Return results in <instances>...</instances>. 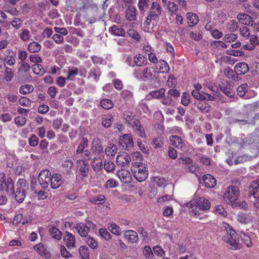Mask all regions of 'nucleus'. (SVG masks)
Returning <instances> with one entry per match:
<instances>
[{
	"label": "nucleus",
	"mask_w": 259,
	"mask_h": 259,
	"mask_svg": "<svg viewBox=\"0 0 259 259\" xmlns=\"http://www.w3.org/2000/svg\"><path fill=\"white\" fill-rule=\"evenodd\" d=\"M137 11L136 7L129 5L125 10V17L126 19L130 21L136 20L137 19Z\"/></svg>",
	"instance_id": "20"
},
{
	"label": "nucleus",
	"mask_w": 259,
	"mask_h": 259,
	"mask_svg": "<svg viewBox=\"0 0 259 259\" xmlns=\"http://www.w3.org/2000/svg\"><path fill=\"white\" fill-rule=\"evenodd\" d=\"M165 5L171 16H173L176 14L178 10V6L175 3L173 2H167Z\"/></svg>",
	"instance_id": "35"
},
{
	"label": "nucleus",
	"mask_w": 259,
	"mask_h": 259,
	"mask_svg": "<svg viewBox=\"0 0 259 259\" xmlns=\"http://www.w3.org/2000/svg\"><path fill=\"white\" fill-rule=\"evenodd\" d=\"M78 72V69L77 67L74 66L68 67L66 75L67 80L74 81Z\"/></svg>",
	"instance_id": "30"
},
{
	"label": "nucleus",
	"mask_w": 259,
	"mask_h": 259,
	"mask_svg": "<svg viewBox=\"0 0 259 259\" xmlns=\"http://www.w3.org/2000/svg\"><path fill=\"white\" fill-rule=\"evenodd\" d=\"M50 233L51 236L58 240H59L62 238L61 232L56 227H51L49 229Z\"/></svg>",
	"instance_id": "40"
},
{
	"label": "nucleus",
	"mask_w": 259,
	"mask_h": 259,
	"mask_svg": "<svg viewBox=\"0 0 259 259\" xmlns=\"http://www.w3.org/2000/svg\"><path fill=\"white\" fill-rule=\"evenodd\" d=\"M203 181L205 186L208 188H213L217 184L214 177L209 174L204 175L203 177Z\"/></svg>",
	"instance_id": "23"
},
{
	"label": "nucleus",
	"mask_w": 259,
	"mask_h": 259,
	"mask_svg": "<svg viewBox=\"0 0 259 259\" xmlns=\"http://www.w3.org/2000/svg\"><path fill=\"white\" fill-rule=\"evenodd\" d=\"M234 71L236 74L243 75L248 72L249 67L245 62H239L235 66Z\"/></svg>",
	"instance_id": "21"
},
{
	"label": "nucleus",
	"mask_w": 259,
	"mask_h": 259,
	"mask_svg": "<svg viewBox=\"0 0 259 259\" xmlns=\"http://www.w3.org/2000/svg\"><path fill=\"white\" fill-rule=\"evenodd\" d=\"M19 36L21 40L24 41H27L30 39L31 34L28 29H24L22 30Z\"/></svg>",
	"instance_id": "54"
},
{
	"label": "nucleus",
	"mask_w": 259,
	"mask_h": 259,
	"mask_svg": "<svg viewBox=\"0 0 259 259\" xmlns=\"http://www.w3.org/2000/svg\"><path fill=\"white\" fill-rule=\"evenodd\" d=\"M158 63L160 72L165 73L169 71L170 68L168 63L165 61L160 60Z\"/></svg>",
	"instance_id": "47"
},
{
	"label": "nucleus",
	"mask_w": 259,
	"mask_h": 259,
	"mask_svg": "<svg viewBox=\"0 0 259 259\" xmlns=\"http://www.w3.org/2000/svg\"><path fill=\"white\" fill-rule=\"evenodd\" d=\"M26 193L23 192L22 191H19V190H16L15 193V199L19 203H21L23 201L24 198H25Z\"/></svg>",
	"instance_id": "61"
},
{
	"label": "nucleus",
	"mask_w": 259,
	"mask_h": 259,
	"mask_svg": "<svg viewBox=\"0 0 259 259\" xmlns=\"http://www.w3.org/2000/svg\"><path fill=\"white\" fill-rule=\"evenodd\" d=\"M106 201V197L103 194H99L91 197L90 202L95 204H102Z\"/></svg>",
	"instance_id": "32"
},
{
	"label": "nucleus",
	"mask_w": 259,
	"mask_h": 259,
	"mask_svg": "<svg viewBox=\"0 0 259 259\" xmlns=\"http://www.w3.org/2000/svg\"><path fill=\"white\" fill-rule=\"evenodd\" d=\"M249 193L252 195L254 198L259 200V179L254 181L250 186Z\"/></svg>",
	"instance_id": "25"
},
{
	"label": "nucleus",
	"mask_w": 259,
	"mask_h": 259,
	"mask_svg": "<svg viewBox=\"0 0 259 259\" xmlns=\"http://www.w3.org/2000/svg\"><path fill=\"white\" fill-rule=\"evenodd\" d=\"M239 32L240 35L245 39H248L250 35V31L246 26L240 27Z\"/></svg>",
	"instance_id": "55"
},
{
	"label": "nucleus",
	"mask_w": 259,
	"mask_h": 259,
	"mask_svg": "<svg viewBox=\"0 0 259 259\" xmlns=\"http://www.w3.org/2000/svg\"><path fill=\"white\" fill-rule=\"evenodd\" d=\"M237 38V35L231 32V33L227 34L224 36V40L227 42H231L235 41Z\"/></svg>",
	"instance_id": "64"
},
{
	"label": "nucleus",
	"mask_w": 259,
	"mask_h": 259,
	"mask_svg": "<svg viewBox=\"0 0 259 259\" xmlns=\"http://www.w3.org/2000/svg\"><path fill=\"white\" fill-rule=\"evenodd\" d=\"M99 234L102 238L106 240H109L111 238V234L107 231L106 229H100Z\"/></svg>",
	"instance_id": "63"
},
{
	"label": "nucleus",
	"mask_w": 259,
	"mask_h": 259,
	"mask_svg": "<svg viewBox=\"0 0 259 259\" xmlns=\"http://www.w3.org/2000/svg\"><path fill=\"white\" fill-rule=\"evenodd\" d=\"M41 45L37 42L33 41L31 42L27 47L28 51L31 53H36L41 50Z\"/></svg>",
	"instance_id": "33"
},
{
	"label": "nucleus",
	"mask_w": 259,
	"mask_h": 259,
	"mask_svg": "<svg viewBox=\"0 0 259 259\" xmlns=\"http://www.w3.org/2000/svg\"><path fill=\"white\" fill-rule=\"evenodd\" d=\"M101 107L105 110H109L113 107L114 103L110 99H104L100 101Z\"/></svg>",
	"instance_id": "44"
},
{
	"label": "nucleus",
	"mask_w": 259,
	"mask_h": 259,
	"mask_svg": "<svg viewBox=\"0 0 259 259\" xmlns=\"http://www.w3.org/2000/svg\"><path fill=\"white\" fill-rule=\"evenodd\" d=\"M91 151L93 154H95L98 158H101L104 156V148L101 141L99 138H94L92 142Z\"/></svg>",
	"instance_id": "9"
},
{
	"label": "nucleus",
	"mask_w": 259,
	"mask_h": 259,
	"mask_svg": "<svg viewBox=\"0 0 259 259\" xmlns=\"http://www.w3.org/2000/svg\"><path fill=\"white\" fill-rule=\"evenodd\" d=\"M237 18L239 22L243 24L248 26H252L253 24V20L252 18L247 14H239L237 16Z\"/></svg>",
	"instance_id": "19"
},
{
	"label": "nucleus",
	"mask_w": 259,
	"mask_h": 259,
	"mask_svg": "<svg viewBox=\"0 0 259 259\" xmlns=\"http://www.w3.org/2000/svg\"><path fill=\"white\" fill-rule=\"evenodd\" d=\"M169 140L171 145L177 148L182 149L185 146L183 140L177 136L172 135L170 136Z\"/></svg>",
	"instance_id": "24"
},
{
	"label": "nucleus",
	"mask_w": 259,
	"mask_h": 259,
	"mask_svg": "<svg viewBox=\"0 0 259 259\" xmlns=\"http://www.w3.org/2000/svg\"><path fill=\"white\" fill-rule=\"evenodd\" d=\"M34 249L38 252V253L41 256L48 257L49 254L46 250L45 246L42 244H38L34 246Z\"/></svg>",
	"instance_id": "38"
},
{
	"label": "nucleus",
	"mask_w": 259,
	"mask_h": 259,
	"mask_svg": "<svg viewBox=\"0 0 259 259\" xmlns=\"http://www.w3.org/2000/svg\"><path fill=\"white\" fill-rule=\"evenodd\" d=\"M222 231L227 234L223 237V240L230 245V248L234 250L238 249L239 239L234 230L228 224L223 222L221 227Z\"/></svg>",
	"instance_id": "1"
},
{
	"label": "nucleus",
	"mask_w": 259,
	"mask_h": 259,
	"mask_svg": "<svg viewBox=\"0 0 259 259\" xmlns=\"http://www.w3.org/2000/svg\"><path fill=\"white\" fill-rule=\"evenodd\" d=\"M92 166L95 171H100L103 168V162L101 158L95 157L92 159Z\"/></svg>",
	"instance_id": "29"
},
{
	"label": "nucleus",
	"mask_w": 259,
	"mask_h": 259,
	"mask_svg": "<svg viewBox=\"0 0 259 259\" xmlns=\"http://www.w3.org/2000/svg\"><path fill=\"white\" fill-rule=\"evenodd\" d=\"M118 182L113 179H109L105 183L104 187L106 189H110L117 187Z\"/></svg>",
	"instance_id": "53"
},
{
	"label": "nucleus",
	"mask_w": 259,
	"mask_h": 259,
	"mask_svg": "<svg viewBox=\"0 0 259 259\" xmlns=\"http://www.w3.org/2000/svg\"><path fill=\"white\" fill-rule=\"evenodd\" d=\"M237 220L243 224H247L251 220V217L249 215H246L245 213L243 212H240L238 214Z\"/></svg>",
	"instance_id": "45"
},
{
	"label": "nucleus",
	"mask_w": 259,
	"mask_h": 259,
	"mask_svg": "<svg viewBox=\"0 0 259 259\" xmlns=\"http://www.w3.org/2000/svg\"><path fill=\"white\" fill-rule=\"evenodd\" d=\"M63 180L61 175L59 174H54L52 176L51 181L50 185L53 189H56L59 188L63 184Z\"/></svg>",
	"instance_id": "16"
},
{
	"label": "nucleus",
	"mask_w": 259,
	"mask_h": 259,
	"mask_svg": "<svg viewBox=\"0 0 259 259\" xmlns=\"http://www.w3.org/2000/svg\"><path fill=\"white\" fill-rule=\"evenodd\" d=\"M134 178L138 182L145 181L148 176V171L146 169L145 164L141 162H134L132 163L131 168Z\"/></svg>",
	"instance_id": "2"
},
{
	"label": "nucleus",
	"mask_w": 259,
	"mask_h": 259,
	"mask_svg": "<svg viewBox=\"0 0 259 259\" xmlns=\"http://www.w3.org/2000/svg\"><path fill=\"white\" fill-rule=\"evenodd\" d=\"M248 90V85L247 83H243L240 85L237 89V94L240 97H243Z\"/></svg>",
	"instance_id": "49"
},
{
	"label": "nucleus",
	"mask_w": 259,
	"mask_h": 259,
	"mask_svg": "<svg viewBox=\"0 0 259 259\" xmlns=\"http://www.w3.org/2000/svg\"><path fill=\"white\" fill-rule=\"evenodd\" d=\"M79 252L82 259H89L90 252L88 247L81 246L79 249Z\"/></svg>",
	"instance_id": "50"
},
{
	"label": "nucleus",
	"mask_w": 259,
	"mask_h": 259,
	"mask_svg": "<svg viewBox=\"0 0 259 259\" xmlns=\"http://www.w3.org/2000/svg\"><path fill=\"white\" fill-rule=\"evenodd\" d=\"M234 209H246L248 208L247 203L245 201L238 200L232 203L231 205Z\"/></svg>",
	"instance_id": "39"
},
{
	"label": "nucleus",
	"mask_w": 259,
	"mask_h": 259,
	"mask_svg": "<svg viewBox=\"0 0 259 259\" xmlns=\"http://www.w3.org/2000/svg\"><path fill=\"white\" fill-rule=\"evenodd\" d=\"M74 163L71 159H66L62 162L61 165V171L64 174L70 175Z\"/></svg>",
	"instance_id": "18"
},
{
	"label": "nucleus",
	"mask_w": 259,
	"mask_h": 259,
	"mask_svg": "<svg viewBox=\"0 0 259 259\" xmlns=\"http://www.w3.org/2000/svg\"><path fill=\"white\" fill-rule=\"evenodd\" d=\"M34 88L32 85L24 84L20 87L19 92L23 95H26L33 91Z\"/></svg>",
	"instance_id": "46"
},
{
	"label": "nucleus",
	"mask_w": 259,
	"mask_h": 259,
	"mask_svg": "<svg viewBox=\"0 0 259 259\" xmlns=\"http://www.w3.org/2000/svg\"><path fill=\"white\" fill-rule=\"evenodd\" d=\"M0 191H5L8 194L14 193V185L13 180L11 178L6 179L4 173H0Z\"/></svg>",
	"instance_id": "6"
},
{
	"label": "nucleus",
	"mask_w": 259,
	"mask_h": 259,
	"mask_svg": "<svg viewBox=\"0 0 259 259\" xmlns=\"http://www.w3.org/2000/svg\"><path fill=\"white\" fill-rule=\"evenodd\" d=\"M119 143L123 149L129 150L134 146L132 136L130 134L123 135L120 137Z\"/></svg>",
	"instance_id": "10"
},
{
	"label": "nucleus",
	"mask_w": 259,
	"mask_h": 259,
	"mask_svg": "<svg viewBox=\"0 0 259 259\" xmlns=\"http://www.w3.org/2000/svg\"><path fill=\"white\" fill-rule=\"evenodd\" d=\"M124 236L128 241L130 242L134 243L138 240V236L137 232L133 230L126 231Z\"/></svg>",
	"instance_id": "31"
},
{
	"label": "nucleus",
	"mask_w": 259,
	"mask_h": 259,
	"mask_svg": "<svg viewBox=\"0 0 259 259\" xmlns=\"http://www.w3.org/2000/svg\"><path fill=\"white\" fill-rule=\"evenodd\" d=\"M210 201L205 197H199L196 200H191L185 206L191 210L198 208L200 210H208L210 208Z\"/></svg>",
	"instance_id": "3"
},
{
	"label": "nucleus",
	"mask_w": 259,
	"mask_h": 259,
	"mask_svg": "<svg viewBox=\"0 0 259 259\" xmlns=\"http://www.w3.org/2000/svg\"><path fill=\"white\" fill-rule=\"evenodd\" d=\"M148 64L147 58L142 54H138L133 58V65L135 66H146Z\"/></svg>",
	"instance_id": "14"
},
{
	"label": "nucleus",
	"mask_w": 259,
	"mask_h": 259,
	"mask_svg": "<svg viewBox=\"0 0 259 259\" xmlns=\"http://www.w3.org/2000/svg\"><path fill=\"white\" fill-rule=\"evenodd\" d=\"M211 46H213L215 48L221 49L223 48H227V45L221 40H213L210 43Z\"/></svg>",
	"instance_id": "62"
},
{
	"label": "nucleus",
	"mask_w": 259,
	"mask_h": 259,
	"mask_svg": "<svg viewBox=\"0 0 259 259\" xmlns=\"http://www.w3.org/2000/svg\"><path fill=\"white\" fill-rule=\"evenodd\" d=\"M109 231L116 235H119L121 234V230L120 228L114 223L110 224L108 226Z\"/></svg>",
	"instance_id": "57"
},
{
	"label": "nucleus",
	"mask_w": 259,
	"mask_h": 259,
	"mask_svg": "<svg viewBox=\"0 0 259 259\" xmlns=\"http://www.w3.org/2000/svg\"><path fill=\"white\" fill-rule=\"evenodd\" d=\"M201 100V101L199 100L195 102V105L196 106L197 108L203 113L209 112L210 106L209 104L206 102L205 101Z\"/></svg>",
	"instance_id": "26"
},
{
	"label": "nucleus",
	"mask_w": 259,
	"mask_h": 259,
	"mask_svg": "<svg viewBox=\"0 0 259 259\" xmlns=\"http://www.w3.org/2000/svg\"><path fill=\"white\" fill-rule=\"evenodd\" d=\"M64 242L69 249H72L76 247L75 237L72 233L66 232L63 237Z\"/></svg>",
	"instance_id": "13"
},
{
	"label": "nucleus",
	"mask_w": 259,
	"mask_h": 259,
	"mask_svg": "<svg viewBox=\"0 0 259 259\" xmlns=\"http://www.w3.org/2000/svg\"><path fill=\"white\" fill-rule=\"evenodd\" d=\"M154 182L160 187H164L166 186V181L164 177L157 176L154 178Z\"/></svg>",
	"instance_id": "56"
},
{
	"label": "nucleus",
	"mask_w": 259,
	"mask_h": 259,
	"mask_svg": "<svg viewBox=\"0 0 259 259\" xmlns=\"http://www.w3.org/2000/svg\"><path fill=\"white\" fill-rule=\"evenodd\" d=\"M116 163L118 166H128L131 161V156L124 152H119L116 157Z\"/></svg>",
	"instance_id": "11"
},
{
	"label": "nucleus",
	"mask_w": 259,
	"mask_h": 259,
	"mask_svg": "<svg viewBox=\"0 0 259 259\" xmlns=\"http://www.w3.org/2000/svg\"><path fill=\"white\" fill-rule=\"evenodd\" d=\"M150 0H139L138 3V9L142 15H144L146 9L149 7Z\"/></svg>",
	"instance_id": "34"
},
{
	"label": "nucleus",
	"mask_w": 259,
	"mask_h": 259,
	"mask_svg": "<svg viewBox=\"0 0 259 259\" xmlns=\"http://www.w3.org/2000/svg\"><path fill=\"white\" fill-rule=\"evenodd\" d=\"M15 123L18 126H24L26 122V118L22 116H17L15 118Z\"/></svg>",
	"instance_id": "58"
},
{
	"label": "nucleus",
	"mask_w": 259,
	"mask_h": 259,
	"mask_svg": "<svg viewBox=\"0 0 259 259\" xmlns=\"http://www.w3.org/2000/svg\"><path fill=\"white\" fill-rule=\"evenodd\" d=\"M117 176L122 183L130 184L132 181V176L127 169L121 168L117 171Z\"/></svg>",
	"instance_id": "12"
},
{
	"label": "nucleus",
	"mask_w": 259,
	"mask_h": 259,
	"mask_svg": "<svg viewBox=\"0 0 259 259\" xmlns=\"http://www.w3.org/2000/svg\"><path fill=\"white\" fill-rule=\"evenodd\" d=\"M110 33L112 35L118 36H124L125 35V30L121 26H117L115 25L111 26L109 29Z\"/></svg>",
	"instance_id": "27"
},
{
	"label": "nucleus",
	"mask_w": 259,
	"mask_h": 259,
	"mask_svg": "<svg viewBox=\"0 0 259 259\" xmlns=\"http://www.w3.org/2000/svg\"><path fill=\"white\" fill-rule=\"evenodd\" d=\"M51 172L48 169H44L40 171L38 177V181L42 188L46 190L49 188L52 179Z\"/></svg>",
	"instance_id": "8"
},
{
	"label": "nucleus",
	"mask_w": 259,
	"mask_h": 259,
	"mask_svg": "<svg viewBox=\"0 0 259 259\" xmlns=\"http://www.w3.org/2000/svg\"><path fill=\"white\" fill-rule=\"evenodd\" d=\"M164 89L160 88L158 90L151 92L149 95L154 99H159L162 98L164 96Z\"/></svg>",
	"instance_id": "41"
},
{
	"label": "nucleus",
	"mask_w": 259,
	"mask_h": 259,
	"mask_svg": "<svg viewBox=\"0 0 259 259\" xmlns=\"http://www.w3.org/2000/svg\"><path fill=\"white\" fill-rule=\"evenodd\" d=\"M113 121V117L112 115H107L103 117L102 124L105 128H109L111 126Z\"/></svg>",
	"instance_id": "37"
},
{
	"label": "nucleus",
	"mask_w": 259,
	"mask_h": 259,
	"mask_svg": "<svg viewBox=\"0 0 259 259\" xmlns=\"http://www.w3.org/2000/svg\"><path fill=\"white\" fill-rule=\"evenodd\" d=\"M162 10V7L159 3L156 2H153L147 14L145 23L150 25L152 21L158 20L161 15Z\"/></svg>",
	"instance_id": "5"
},
{
	"label": "nucleus",
	"mask_w": 259,
	"mask_h": 259,
	"mask_svg": "<svg viewBox=\"0 0 259 259\" xmlns=\"http://www.w3.org/2000/svg\"><path fill=\"white\" fill-rule=\"evenodd\" d=\"M29 183L24 179H20L18 180L16 184L17 191H22L25 192L28 189Z\"/></svg>",
	"instance_id": "28"
},
{
	"label": "nucleus",
	"mask_w": 259,
	"mask_h": 259,
	"mask_svg": "<svg viewBox=\"0 0 259 259\" xmlns=\"http://www.w3.org/2000/svg\"><path fill=\"white\" fill-rule=\"evenodd\" d=\"M104 167L107 172H112L115 170V165L114 162L111 161L105 160L104 161Z\"/></svg>",
	"instance_id": "52"
},
{
	"label": "nucleus",
	"mask_w": 259,
	"mask_h": 259,
	"mask_svg": "<svg viewBox=\"0 0 259 259\" xmlns=\"http://www.w3.org/2000/svg\"><path fill=\"white\" fill-rule=\"evenodd\" d=\"M77 167L79 174L82 178L87 177L89 172V164L85 162L84 160H78Z\"/></svg>",
	"instance_id": "17"
},
{
	"label": "nucleus",
	"mask_w": 259,
	"mask_h": 259,
	"mask_svg": "<svg viewBox=\"0 0 259 259\" xmlns=\"http://www.w3.org/2000/svg\"><path fill=\"white\" fill-rule=\"evenodd\" d=\"M63 120L61 117H58L53 121L52 127L56 131L60 129L62 125Z\"/></svg>",
	"instance_id": "60"
},
{
	"label": "nucleus",
	"mask_w": 259,
	"mask_h": 259,
	"mask_svg": "<svg viewBox=\"0 0 259 259\" xmlns=\"http://www.w3.org/2000/svg\"><path fill=\"white\" fill-rule=\"evenodd\" d=\"M240 195V191L238 187L234 186L228 187L223 197L225 201L227 203H232L237 200L238 197Z\"/></svg>",
	"instance_id": "7"
},
{
	"label": "nucleus",
	"mask_w": 259,
	"mask_h": 259,
	"mask_svg": "<svg viewBox=\"0 0 259 259\" xmlns=\"http://www.w3.org/2000/svg\"><path fill=\"white\" fill-rule=\"evenodd\" d=\"M186 17L188 20V24L190 27H194L199 23V17L197 14L194 13H187L186 14Z\"/></svg>",
	"instance_id": "22"
},
{
	"label": "nucleus",
	"mask_w": 259,
	"mask_h": 259,
	"mask_svg": "<svg viewBox=\"0 0 259 259\" xmlns=\"http://www.w3.org/2000/svg\"><path fill=\"white\" fill-rule=\"evenodd\" d=\"M226 27L229 32H236L238 29V22L234 20H230L227 23Z\"/></svg>",
	"instance_id": "43"
},
{
	"label": "nucleus",
	"mask_w": 259,
	"mask_h": 259,
	"mask_svg": "<svg viewBox=\"0 0 259 259\" xmlns=\"http://www.w3.org/2000/svg\"><path fill=\"white\" fill-rule=\"evenodd\" d=\"M117 152V147L114 144H109L105 150V153L107 156H114Z\"/></svg>",
	"instance_id": "36"
},
{
	"label": "nucleus",
	"mask_w": 259,
	"mask_h": 259,
	"mask_svg": "<svg viewBox=\"0 0 259 259\" xmlns=\"http://www.w3.org/2000/svg\"><path fill=\"white\" fill-rule=\"evenodd\" d=\"M88 146V140L85 138H83L79 143L77 149L76 150V153L77 154H80L83 152L84 149Z\"/></svg>",
	"instance_id": "48"
},
{
	"label": "nucleus",
	"mask_w": 259,
	"mask_h": 259,
	"mask_svg": "<svg viewBox=\"0 0 259 259\" xmlns=\"http://www.w3.org/2000/svg\"><path fill=\"white\" fill-rule=\"evenodd\" d=\"M32 69L33 72L36 75H42L45 72L44 67L39 64H35L32 65Z\"/></svg>",
	"instance_id": "51"
},
{
	"label": "nucleus",
	"mask_w": 259,
	"mask_h": 259,
	"mask_svg": "<svg viewBox=\"0 0 259 259\" xmlns=\"http://www.w3.org/2000/svg\"><path fill=\"white\" fill-rule=\"evenodd\" d=\"M101 72L98 67L92 68L89 74V77L93 78L95 80L98 81Z\"/></svg>",
	"instance_id": "42"
},
{
	"label": "nucleus",
	"mask_w": 259,
	"mask_h": 259,
	"mask_svg": "<svg viewBox=\"0 0 259 259\" xmlns=\"http://www.w3.org/2000/svg\"><path fill=\"white\" fill-rule=\"evenodd\" d=\"M14 76V72L12 69L6 67L4 72V78L7 81H11Z\"/></svg>",
	"instance_id": "59"
},
{
	"label": "nucleus",
	"mask_w": 259,
	"mask_h": 259,
	"mask_svg": "<svg viewBox=\"0 0 259 259\" xmlns=\"http://www.w3.org/2000/svg\"><path fill=\"white\" fill-rule=\"evenodd\" d=\"M133 76L139 80L152 81L155 78V75L152 72L151 68L146 67L144 68H138L134 70Z\"/></svg>",
	"instance_id": "4"
},
{
	"label": "nucleus",
	"mask_w": 259,
	"mask_h": 259,
	"mask_svg": "<svg viewBox=\"0 0 259 259\" xmlns=\"http://www.w3.org/2000/svg\"><path fill=\"white\" fill-rule=\"evenodd\" d=\"M91 225V222H88L86 225L83 223H79L76 225L75 228L80 236L86 237L89 233Z\"/></svg>",
	"instance_id": "15"
}]
</instances>
